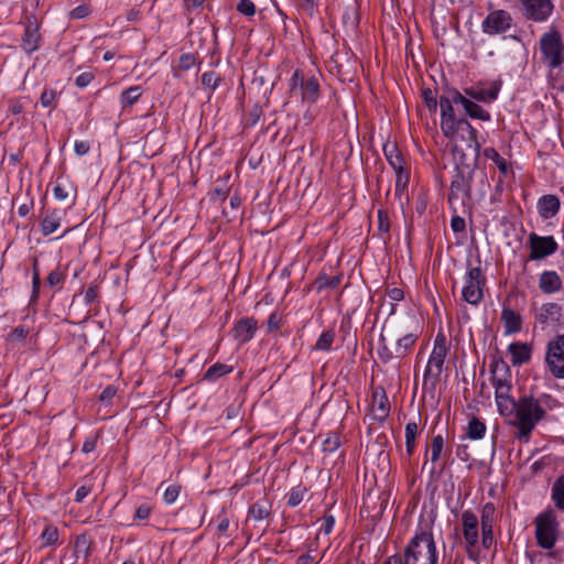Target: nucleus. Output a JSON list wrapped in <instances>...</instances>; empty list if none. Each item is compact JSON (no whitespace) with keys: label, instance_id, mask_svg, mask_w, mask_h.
<instances>
[{"label":"nucleus","instance_id":"7c9ffc66","mask_svg":"<svg viewBox=\"0 0 564 564\" xmlns=\"http://www.w3.org/2000/svg\"><path fill=\"white\" fill-rule=\"evenodd\" d=\"M61 214L58 210L54 209L48 213L41 223V230L44 236H48L56 231L61 226Z\"/></svg>","mask_w":564,"mask_h":564},{"label":"nucleus","instance_id":"4be33fe9","mask_svg":"<svg viewBox=\"0 0 564 564\" xmlns=\"http://www.w3.org/2000/svg\"><path fill=\"white\" fill-rule=\"evenodd\" d=\"M536 207L541 218L550 219L558 213L561 202L556 195L546 194L538 199Z\"/></svg>","mask_w":564,"mask_h":564},{"label":"nucleus","instance_id":"ea45409f","mask_svg":"<svg viewBox=\"0 0 564 564\" xmlns=\"http://www.w3.org/2000/svg\"><path fill=\"white\" fill-rule=\"evenodd\" d=\"M395 173V194H401L409 185L410 173L405 166L400 170H393Z\"/></svg>","mask_w":564,"mask_h":564},{"label":"nucleus","instance_id":"423d86ee","mask_svg":"<svg viewBox=\"0 0 564 564\" xmlns=\"http://www.w3.org/2000/svg\"><path fill=\"white\" fill-rule=\"evenodd\" d=\"M535 539L540 547L551 550L558 538V523L553 511H545L534 519Z\"/></svg>","mask_w":564,"mask_h":564},{"label":"nucleus","instance_id":"20e7f679","mask_svg":"<svg viewBox=\"0 0 564 564\" xmlns=\"http://www.w3.org/2000/svg\"><path fill=\"white\" fill-rule=\"evenodd\" d=\"M448 352L447 339L443 332H438L433 350L429 357L427 365L423 373V387L434 389L443 372L445 358Z\"/></svg>","mask_w":564,"mask_h":564},{"label":"nucleus","instance_id":"603ef678","mask_svg":"<svg viewBox=\"0 0 564 564\" xmlns=\"http://www.w3.org/2000/svg\"><path fill=\"white\" fill-rule=\"evenodd\" d=\"M486 425H467L465 436L469 440H480L485 436Z\"/></svg>","mask_w":564,"mask_h":564},{"label":"nucleus","instance_id":"6e6d98bb","mask_svg":"<svg viewBox=\"0 0 564 564\" xmlns=\"http://www.w3.org/2000/svg\"><path fill=\"white\" fill-rule=\"evenodd\" d=\"M422 96H423V99H424V102H425L427 109L431 112H436L437 105L440 104V101H437L433 91L430 88L423 89Z\"/></svg>","mask_w":564,"mask_h":564},{"label":"nucleus","instance_id":"49530a36","mask_svg":"<svg viewBox=\"0 0 564 564\" xmlns=\"http://www.w3.org/2000/svg\"><path fill=\"white\" fill-rule=\"evenodd\" d=\"M58 531L55 527L48 525L41 534L42 546H48L57 542Z\"/></svg>","mask_w":564,"mask_h":564},{"label":"nucleus","instance_id":"052dcab7","mask_svg":"<svg viewBox=\"0 0 564 564\" xmlns=\"http://www.w3.org/2000/svg\"><path fill=\"white\" fill-rule=\"evenodd\" d=\"M299 8L303 13L312 18L316 12L315 0H300Z\"/></svg>","mask_w":564,"mask_h":564},{"label":"nucleus","instance_id":"aec40b11","mask_svg":"<svg viewBox=\"0 0 564 564\" xmlns=\"http://www.w3.org/2000/svg\"><path fill=\"white\" fill-rule=\"evenodd\" d=\"M563 281L554 270H545L539 275V289L544 294H554L562 290Z\"/></svg>","mask_w":564,"mask_h":564},{"label":"nucleus","instance_id":"864d4df0","mask_svg":"<svg viewBox=\"0 0 564 564\" xmlns=\"http://www.w3.org/2000/svg\"><path fill=\"white\" fill-rule=\"evenodd\" d=\"M378 230L381 234H386L387 236L390 235V219H389V215L383 209H379L378 210Z\"/></svg>","mask_w":564,"mask_h":564},{"label":"nucleus","instance_id":"c9c22d12","mask_svg":"<svg viewBox=\"0 0 564 564\" xmlns=\"http://www.w3.org/2000/svg\"><path fill=\"white\" fill-rule=\"evenodd\" d=\"M224 78L214 70L205 72L202 75L203 87L205 89H209L210 91H215L220 86Z\"/></svg>","mask_w":564,"mask_h":564},{"label":"nucleus","instance_id":"de8ad7c7","mask_svg":"<svg viewBox=\"0 0 564 564\" xmlns=\"http://www.w3.org/2000/svg\"><path fill=\"white\" fill-rule=\"evenodd\" d=\"M444 446V438L442 435H436L432 440L431 444V462L435 463L438 460Z\"/></svg>","mask_w":564,"mask_h":564},{"label":"nucleus","instance_id":"2eb2a0df","mask_svg":"<svg viewBox=\"0 0 564 564\" xmlns=\"http://www.w3.org/2000/svg\"><path fill=\"white\" fill-rule=\"evenodd\" d=\"M522 2L525 17L534 21H545L553 10L551 0H522Z\"/></svg>","mask_w":564,"mask_h":564},{"label":"nucleus","instance_id":"338daca9","mask_svg":"<svg viewBox=\"0 0 564 564\" xmlns=\"http://www.w3.org/2000/svg\"><path fill=\"white\" fill-rule=\"evenodd\" d=\"M451 228L454 232H463L466 228V221L463 217L456 215L451 219Z\"/></svg>","mask_w":564,"mask_h":564},{"label":"nucleus","instance_id":"4c0bfd02","mask_svg":"<svg viewBox=\"0 0 564 564\" xmlns=\"http://www.w3.org/2000/svg\"><path fill=\"white\" fill-rule=\"evenodd\" d=\"M334 339L335 332L333 329L325 330L317 338L314 349L321 351H329L332 349Z\"/></svg>","mask_w":564,"mask_h":564},{"label":"nucleus","instance_id":"473e14b6","mask_svg":"<svg viewBox=\"0 0 564 564\" xmlns=\"http://www.w3.org/2000/svg\"><path fill=\"white\" fill-rule=\"evenodd\" d=\"M90 545L91 541L87 535L82 534L77 536L74 545V553L76 558L86 561L90 554Z\"/></svg>","mask_w":564,"mask_h":564},{"label":"nucleus","instance_id":"6ab92c4d","mask_svg":"<svg viewBox=\"0 0 564 564\" xmlns=\"http://www.w3.org/2000/svg\"><path fill=\"white\" fill-rule=\"evenodd\" d=\"M40 41L41 35L39 32V24L35 18H28V21L24 26V34L22 37V50L28 54H32L39 48Z\"/></svg>","mask_w":564,"mask_h":564},{"label":"nucleus","instance_id":"b1692460","mask_svg":"<svg viewBox=\"0 0 564 564\" xmlns=\"http://www.w3.org/2000/svg\"><path fill=\"white\" fill-rule=\"evenodd\" d=\"M492 386L511 384V372L503 360H494L490 365Z\"/></svg>","mask_w":564,"mask_h":564},{"label":"nucleus","instance_id":"a211bd4d","mask_svg":"<svg viewBox=\"0 0 564 564\" xmlns=\"http://www.w3.org/2000/svg\"><path fill=\"white\" fill-rule=\"evenodd\" d=\"M512 384H500L495 389V397L498 411L503 416H511L517 410V401L510 394Z\"/></svg>","mask_w":564,"mask_h":564},{"label":"nucleus","instance_id":"37998d69","mask_svg":"<svg viewBox=\"0 0 564 564\" xmlns=\"http://www.w3.org/2000/svg\"><path fill=\"white\" fill-rule=\"evenodd\" d=\"M419 425H405V446L409 455H412L415 446V437Z\"/></svg>","mask_w":564,"mask_h":564},{"label":"nucleus","instance_id":"a19ab883","mask_svg":"<svg viewBox=\"0 0 564 564\" xmlns=\"http://www.w3.org/2000/svg\"><path fill=\"white\" fill-rule=\"evenodd\" d=\"M57 91L55 89L45 88L40 97V102L44 108H56L57 106Z\"/></svg>","mask_w":564,"mask_h":564},{"label":"nucleus","instance_id":"774afa93","mask_svg":"<svg viewBox=\"0 0 564 564\" xmlns=\"http://www.w3.org/2000/svg\"><path fill=\"white\" fill-rule=\"evenodd\" d=\"M75 153L78 156L86 155L90 150V144L87 141L84 140H76L74 144Z\"/></svg>","mask_w":564,"mask_h":564},{"label":"nucleus","instance_id":"79ce46f5","mask_svg":"<svg viewBox=\"0 0 564 564\" xmlns=\"http://www.w3.org/2000/svg\"><path fill=\"white\" fill-rule=\"evenodd\" d=\"M495 506L491 502L486 503L481 510V529L492 528L495 518Z\"/></svg>","mask_w":564,"mask_h":564},{"label":"nucleus","instance_id":"ddd939ff","mask_svg":"<svg viewBox=\"0 0 564 564\" xmlns=\"http://www.w3.org/2000/svg\"><path fill=\"white\" fill-rule=\"evenodd\" d=\"M511 26V14L501 9L491 11L481 22V31L489 36L506 33Z\"/></svg>","mask_w":564,"mask_h":564},{"label":"nucleus","instance_id":"bb28decb","mask_svg":"<svg viewBox=\"0 0 564 564\" xmlns=\"http://www.w3.org/2000/svg\"><path fill=\"white\" fill-rule=\"evenodd\" d=\"M419 339L417 333H408L397 339L394 345L395 356L401 359L411 354Z\"/></svg>","mask_w":564,"mask_h":564},{"label":"nucleus","instance_id":"f03ea898","mask_svg":"<svg viewBox=\"0 0 564 564\" xmlns=\"http://www.w3.org/2000/svg\"><path fill=\"white\" fill-rule=\"evenodd\" d=\"M401 564H437L438 553L432 532L417 531L410 540L403 556H393Z\"/></svg>","mask_w":564,"mask_h":564},{"label":"nucleus","instance_id":"e433bc0d","mask_svg":"<svg viewBox=\"0 0 564 564\" xmlns=\"http://www.w3.org/2000/svg\"><path fill=\"white\" fill-rule=\"evenodd\" d=\"M378 358L383 362L388 364L392 359L397 358L395 350H391L387 345V339L383 334L379 336L378 349H377Z\"/></svg>","mask_w":564,"mask_h":564},{"label":"nucleus","instance_id":"2f4dec72","mask_svg":"<svg viewBox=\"0 0 564 564\" xmlns=\"http://www.w3.org/2000/svg\"><path fill=\"white\" fill-rule=\"evenodd\" d=\"M232 370L234 368L231 366L221 362H216L206 370L203 379L209 382H215L219 378L231 373Z\"/></svg>","mask_w":564,"mask_h":564},{"label":"nucleus","instance_id":"39448f33","mask_svg":"<svg viewBox=\"0 0 564 564\" xmlns=\"http://www.w3.org/2000/svg\"><path fill=\"white\" fill-rule=\"evenodd\" d=\"M451 128L452 130H449V132H443L445 138L455 143L464 142L467 149L473 150V159L475 162H478L480 155V143L477 140V130L465 118L457 120V122L454 123V127ZM453 152L455 155H459V158L462 156V153H464L458 144H455Z\"/></svg>","mask_w":564,"mask_h":564},{"label":"nucleus","instance_id":"412c9836","mask_svg":"<svg viewBox=\"0 0 564 564\" xmlns=\"http://www.w3.org/2000/svg\"><path fill=\"white\" fill-rule=\"evenodd\" d=\"M562 312L563 307L560 304L554 302L545 303L535 314V319L541 325L557 323L562 317Z\"/></svg>","mask_w":564,"mask_h":564},{"label":"nucleus","instance_id":"6e6552de","mask_svg":"<svg viewBox=\"0 0 564 564\" xmlns=\"http://www.w3.org/2000/svg\"><path fill=\"white\" fill-rule=\"evenodd\" d=\"M290 89L300 90L301 99L308 105L315 104L319 98V83L315 75H306L296 69L290 78Z\"/></svg>","mask_w":564,"mask_h":564},{"label":"nucleus","instance_id":"c03bdc74","mask_svg":"<svg viewBox=\"0 0 564 564\" xmlns=\"http://www.w3.org/2000/svg\"><path fill=\"white\" fill-rule=\"evenodd\" d=\"M305 494L306 488L304 487L296 486L292 488V490L288 495V506L292 508L299 506L303 501Z\"/></svg>","mask_w":564,"mask_h":564},{"label":"nucleus","instance_id":"0eeeda50","mask_svg":"<svg viewBox=\"0 0 564 564\" xmlns=\"http://www.w3.org/2000/svg\"><path fill=\"white\" fill-rule=\"evenodd\" d=\"M540 51L543 62L552 69L564 63V43L561 34L552 30L540 39Z\"/></svg>","mask_w":564,"mask_h":564},{"label":"nucleus","instance_id":"dca6fc26","mask_svg":"<svg viewBox=\"0 0 564 564\" xmlns=\"http://www.w3.org/2000/svg\"><path fill=\"white\" fill-rule=\"evenodd\" d=\"M258 329V321L254 317H242L232 327V336L239 344L250 341Z\"/></svg>","mask_w":564,"mask_h":564},{"label":"nucleus","instance_id":"4468645a","mask_svg":"<svg viewBox=\"0 0 564 564\" xmlns=\"http://www.w3.org/2000/svg\"><path fill=\"white\" fill-rule=\"evenodd\" d=\"M501 86L502 82L500 79L491 82L487 89L482 87L481 83H479L477 86L465 88L463 95L471 100L490 104L497 100Z\"/></svg>","mask_w":564,"mask_h":564},{"label":"nucleus","instance_id":"e2e57ef3","mask_svg":"<svg viewBox=\"0 0 564 564\" xmlns=\"http://www.w3.org/2000/svg\"><path fill=\"white\" fill-rule=\"evenodd\" d=\"M261 116H262V108L259 105H254L248 113V118H247L248 124L256 126L258 123V121L260 120Z\"/></svg>","mask_w":564,"mask_h":564},{"label":"nucleus","instance_id":"680f3d73","mask_svg":"<svg viewBox=\"0 0 564 564\" xmlns=\"http://www.w3.org/2000/svg\"><path fill=\"white\" fill-rule=\"evenodd\" d=\"M46 281L51 288H54L64 281V274L59 269H55L48 273Z\"/></svg>","mask_w":564,"mask_h":564},{"label":"nucleus","instance_id":"8fccbe9b","mask_svg":"<svg viewBox=\"0 0 564 564\" xmlns=\"http://www.w3.org/2000/svg\"><path fill=\"white\" fill-rule=\"evenodd\" d=\"M341 440L337 433L329 434L323 442V449L333 453L340 446Z\"/></svg>","mask_w":564,"mask_h":564},{"label":"nucleus","instance_id":"09e8293b","mask_svg":"<svg viewBox=\"0 0 564 564\" xmlns=\"http://www.w3.org/2000/svg\"><path fill=\"white\" fill-rule=\"evenodd\" d=\"M117 397V388L112 384L107 386L100 393L99 400L105 405H111Z\"/></svg>","mask_w":564,"mask_h":564},{"label":"nucleus","instance_id":"9b49d317","mask_svg":"<svg viewBox=\"0 0 564 564\" xmlns=\"http://www.w3.org/2000/svg\"><path fill=\"white\" fill-rule=\"evenodd\" d=\"M486 283V279L482 275L480 267L471 268L468 270L465 276V286L462 291L463 300L467 303L477 306L482 297V286Z\"/></svg>","mask_w":564,"mask_h":564},{"label":"nucleus","instance_id":"0e129e2a","mask_svg":"<svg viewBox=\"0 0 564 564\" xmlns=\"http://www.w3.org/2000/svg\"><path fill=\"white\" fill-rule=\"evenodd\" d=\"M94 78L95 76L90 72L82 73L76 77L75 85L79 88H85L94 80Z\"/></svg>","mask_w":564,"mask_h":564},{"label":"nucleus","instance_id":"f3484780","mask_svg":"<svg viewBox=\"0 0 564 564\" xmlns=\"http://www.w3.org/2000/svg\"><path fill=\"white\" fill-rule=\"evenodd\" d=\"M390 402L383 389L376 390L369 405V414L372 420L382 423L389 415Z\"/></svg>","mask_w":564,"mask_h":564},{"label":"nucleus","instance_id":"c85d7f7f","mask_svg":"<svg viewBox=\"0 0 564 564\" xmlns=\"http://www.w3.org/2000/svg\"><path fill=\"white\" fill-rule=\"evenodd\" d=\"M508 350L511 356L512 365H522L530 360L531 349L527 344L512 343L509 345Z\"/></svg>","mask_w":564,"mask_h":564},{"label":"nucleus","instance_id":"a18cd8bd","mask_svg":"<svg viewBox=\"0 0 564 564\" xmlns=\"http://www.w3.org/2000/svg\"><path fill=\"white\" fill-rule=\"evenodd\" d=\"M341 281L340 275H335L332 278H328L327 275H321L316 280L317 289L321 291L323 289H335L339 285Z\"/></svg>","mask_w":564,"mask_h":564},{"label":"nucleus","instance_id":"58836bf2","mask_svg":"<svg viewBox=\"0 0 564 564\" xmlns=\"http://www.w3.org/2000/svg\"><path fill=\"white\" fill-rule=\"evenodd\" d=\"M552 499L558 509L564 510V477H560L553 485Z\"/></svg>","mask_w":564,"mask_h":564},{"label":"nucleus","instance_id":"cd10ccee","mask_svg":"<svg viewBox=\"0 0 564 564\" xmlns=\"http://www.w3.org/2000/svg\"><path fill=\"white\" fill-rule=\"evenodd\" d=\"M383 154L392 170L404 166V159L395 142L388 141L383 144Z\"/></svg>","mask_w":564,"mask_h":564},{"label":"nucleus","instance_id":"c756f323","mask_svg":"<svg viewBox=\"0 0 564 564\" xmlns=\"http://www.w3.org/2000/svg\"><path fill=\"white\" fill-rule=\"evenodd\" d=\"M482 154L486 159L491 160L498 167L501 175L512 174V169L505 158H502L495 148H485Z\"/></svg>","mask_w":564,"mask_h":564},{"label":"nucleus","instance_id":"393cba45","mask_svg":"<svg viewBox=\"0 0 564 564\" xmlns=\"http://www.w3.org/2000/svg\"><path fill=\"white\" fill-rule=\"evenodd\" d=\"M460 106L463 107L465 115L471 119H478L481 121H490L491 119V116L487 110L463 94Z\"/></svg>","mask_w":564,"mask_h":564},{"label":"nucleus","instance_id":"f704fd0d","mask_svg":"<svg viewBox=\"0 0 564 564\" xmlns=\"http://www.w3.org/2000/svg\"><path fill=\"white\" fill-rule=\"evenodd\" d=\"M142 89L140 86H131L128 89L123 90L120 96V102L122 108L131 107L134 105L141 97Z\"/></svg>","mask_w":564,"mask_h":564},{"label":"nucleus","instance_id":"f257e3e1","mask_svg":"<svg viewBox=\"0 0 564 564\" xmlns=\"http://www.w3.org/2000/svg\"><path fill=\"white\" fill-rule=\"evenodd\" d=\"M558 406L560 402L549 393L524 394L517 400L513 415L519 420L518 423H539L549 420V412Z\"/></svg>","mask_w":564,"mask_h":564},{"label":"nucleus","instance_id":"72a5a7b5","mask_svg":"<svg viewBox=\"0 0 564 564\" xmlns=\"http://www.w3.org/2000/svg\"><path fill=\"white\" fill-rule=\"evenodd\" d=\"M270 508H271V506H270L269 501L261 499L251 506V508L249 510V514L256 521H262L269 517Z\"/></svg>","mask_w":564,"mask_h":564},{"label":"nucleus","instance_id":"bf43d9fd","mask_svg":"<svg viewBox=\"0 0 564 564\" xmlns=\"http://www.w3.org/2000/svg\"><path fill=\"white\" fill-rule=\"evenodd\" d=\"M282 322V317L278 312H272L267 321L268 332L272 333L280 328Z\"/></svg>","mask_w":564,"mask_h":564},{"label":"nucleus","instance_id":"4d7b16f0","mask_svg":"<svg viewBox=\"0 0 564 564\" xmlns=\"http://www.w3.org/2000/svg\"><path fill=\"white\" fill-rule=\"evenodd\" d=\"M196 63V57L192 53H184L178 58V67L182 70H189Z\"/></svg>","mask_w":564,"mask_h":564},{"label":"nucleus","instance_id":"69168bd1","mask_svg":"<svg viewBox=\"0 0 564 564\" xmlns=\"http://www.w3.org/2000/svg\"><path fill=\"white\" fill-rule=\"evenodd\" d=\"M206 0H183V8L187 14L202 8Z\"/></svg>","mask_w":564,"mask_h":564},{"label":"nucleus","instance_id":"3c124183","mask_svg":"<svg viewBox=\"0 0 564 564\" xmlns=\"http://www.w3.org/2000/svg\"><path fill=\"white\" fill-rule=\"evenodd\" d=\"M237 11L248 18H251L256 14V4L251 0H240L237 3Z\"/></svg>","mask_w":564,"mask_h":564},{"label":"nucleus","instance_id":"5701e85b","mask_svg":"<svg viewBox=\"0 0 564 564\" xmlns=\"http://www.w3.org/2000/svg\"><path fill=\"white\" fill-rule=\"evenodd\" d=\"M463 534L469 546L478 542V519L471 511H465L462 516Z\"/></svg>","mask_w":564,"mask_h":564},{"label":"nucleus","instance_id":"5fc2aeb1","mask_svg":"<svg viewBox=\"0 0 564 564\" xmlns=\"http://www.w3.org/2000/svg\"><path fill=\"white\" fill-rule=\"evenodd\" d=\"M181 487L177 485H171L165 488L163 492V499L165 503L172 505L176 501L177 497L180 496Z\"/></svg>","mask_w":564,"mask_h":564},{"label":"nucleus","instance_id":"13d9d810","mask_svg":"<svg viewBox=\"0 0 564 564\" xmlns=\"http://www.w3.org/2000/svg\"><path fill=\"white\" fill-rule=\"evenodd\" d=\"M99 296V286L97 284H90L84 294V301L85 303L91 304L97 301Z\"/></svg>","mask_w":564,"mask_h":564},{"label":"nucleus","instance_id":"a878e982","mask_svg":"<svg viewBox=\"0 0 564 564\" xmlns=\"http://www.w3.org/2000/svg\"><path fill=\"white\" fill-rule=\"evenodd\" d=\"M501 321L503 323L506 334H514L521 330V316L512 308L503 306L501 312Z\"/></svg>","mask_w":564,"mask_h":564},{"label":"nucleus","instance_id":"7ed1b4c3","mask_svg":"<svg viewBox=\"0 0 564 564\" xmlns=\"http://www.w3.org/2000/svg\"><path fill=\"white\" fill-rule=\"evenodd\" d=\"M466 154L462 153L459 163L456 164L451 186L448 199H468L471 196V186L477 162L473 159V163L465 162Z\"/></svg>","mask_w":564,"mask_h":564},{"label":"nucleus","instance_id":"1a4fd4ad","mask_svg":"<svg viewBox=\"0 0 564 564\" xmlns=\"http://www.w3.org/2000/svg\"><path fill=\"white\" fill-rule=\"evenodd\" d=\"M545 366L556 379H564V334L555 335L546 345Z\"/></svg>","mask_w":564,"mask_h":564},{"label":"nucleus","instance_id":"f8f14e48","mask_svg":"<svg viewBox=\"0 0 564 564\" xmlns=\"http://www.w3.org/2000/svg\"><path fill=\"white\" fill-rule=\"evenodd\" d=\"M530 248L529 260H541L554 254L558 249V243L553 236H540L531 232L528 238Z\"/></svg>","mask_w":564,"mask_h":564},{"label":"nucleus","instance_id":"9d476101","mask_svg":"<svg viewBox=\"0 0 564 564\" xmlns=\"http://www.w3.org/2000/svg\"><path fill=\"white\" fill-rule=\"evenodd\" d=\"M462 93L456 88L446 89L440 97L441 108V130L442 132H449L451 127L457 122L458 118L455 113L454 106H460Z\"/></svg>","mask_w":564,"mask_h":564}]
</instances>
